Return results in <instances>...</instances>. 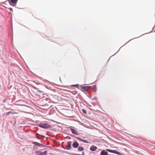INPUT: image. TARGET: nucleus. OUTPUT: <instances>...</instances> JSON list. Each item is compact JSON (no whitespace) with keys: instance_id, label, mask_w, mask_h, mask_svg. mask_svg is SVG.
<instances>
[{"instance_id":"1","label":"nucleus","mask_w":155,"mask_h":155,"mask_svg":"<svg viewBox=\"0 0 155 155\" xmlns=\"http://www.w3.org/2000/svg\"><path fill=\"white\" fill-rule=\"evenodd\" d=\"M38 126L44 129H47L50 127V125L47 123L40 124L38 125Z\"/></svg>"},{"instance_id":"2","label":"nucleus","mask_w":155,"mask_h":155,"mask_svg":"<svg viewBox=\"0 0 155 155\" xmlns=\"http://www.w3.org/2000/svg\"><path fill=\"white\" fill-rule=\"evenodd\" d=\"M18 0H8L9 4L13 6H14L17 2Z\"/></svg>"},{"instance_id":"3","label":"nucleus","mask_w":155,"mask_h":155,"mask_svg":"<svg viewBox=\"0 0 155 155\" xmlns=\"http://www.w3.org/2000/svg\"><path fill=\"white\" fill-rule=\"evenodd\" d=\"M106 150L109 152L115 153L118 155L120 154V153L118 152H117L115 150H112L109 149H107Z\"/></svg>"},{"instance_id":"4","label":"nucleus","mask_w":155,"mask_h":155,"mask_svg":"<svg viewBox=\"0 0 155 155\" xmlns=\"http://www.w3.org/2000/svg\"><path fill=\"white\" fill-rule=\"evenodd\" d=\"M71 141H69L67 142L66 147L67 150H69L71 149Z\"/></svg>"},{"instance_id":"5","label":"nucleus","mask_w":155,"mask_h":155,"mask_svg":"<svg viewBox=\"0 0 155 155\" xmlns=\"http://www.w3.org/2000/svg\"><path fill=\"white\" fill-rule=\"evenodd\" d=\"M89 88L88 86H83L81 87V90L83 91H86L88 90Z\"/></svg>"},{"instance_id":"6","label":"nucleus","mask_w":155,"mask_h":155,"mask_svg":"<svg viewBox=\"0 0 155 155\" xmlns=\"http://www.w3.org/2000/svg\"><path fill=\"white\" fill-rule=\"evenodd\" d=\"M36 153H39V155H47V151H45L43 152H41L40 151H37Z\"/></svg>"},{"instance_id":"7","label":"nucleus","mask_w":155,"mask_h":155,"mask_svg":"<svg viewBox=\"0 0 155 155\" xmlns=\"http://www.w3.org/2000/svg\"><path fill=\"white\" fill-rule=\"evenodd\" d=\"M72 146L74 148H77L79 146V143L78 142L75 141L73 143Z\"/></svg>"},{"instance_id":"8","label":"nucleus","mask_w":155,"mask_h":155,"mask_svg":"<svg viewBox=\"0 0 155 155\" xmlns=\"http://www.w3.org/2000/svg\"><path fill=\"white\" fill-rule=\"evenodd\" d=\"M97 149V147L94 145L92 146L90 148V150L92 151H94Z\"/></svg>"},{"instance_id":"9","label":"nucleus","mask_w":155,"mask_h":155,"mask_svg":"<svg viewBox=\"0 0 155 155\" xmlns=\"http://www.w3.org/2000/svg\"><path fill=\"white\" fill-rule=\"evenodd\" d=\"M100 154L101 155H108V153L107 152L103 150L101 151Z\"/></svg>"},{"instance_id":"10","label":"nucleus","mask_w":155,"mask_h":155,"mask_svg":"<svg viewBox=\"0 0 155 155\" xmlns=\"http://www.w3.org/2000/svg\"><path fill=\"white\" fill-rule=\"evenodd\" d=\"M70 130L72 134L77 135V132L75 130L72 128H70Z\"/></svg>"},{"instance_id":"11","label":"nucleus","mask_w":155,"mask_h":155,"mask_svg":"<svg viewBox=\"0 0 155 155\" xmlns=\"http://www.w3.org/2000/svg\"><path fill=\"white\" fill-rule=\"evenodd\" d=\"M76 138L78 139V140L82 141H83L84 143H88V142L86 140H83V139H81V138H80L79 137H76Z\"/></svg>"},{"instance_id":"12","label":"nucleus","mask_w":155,"mask_h":155,"mask_svg":"<svg viewBox=\"0 0 155 155\" xmlns=\"http://www.w3.org/2000/svg\"><path fill=\"white\" fill-rule=\"evenodd\" d=\"M84 150V148L81 146L79 147L78 148V150L80 151H82Z\"/></svg>"},{"instance_id":"13","label":"nucleus","mask_w":155,"mask_h":155,"mask_svg":"<svg viewBox=\"0 0 155 155\" xmlns=\"http://www.w3.org/2000/svg\"><path fill=\"white\" fill-rule=\"evenodd\" d=\"M16 114V113H15V112L13 113V112H12V111H9V112H8L6 113V114L7 115H8L9 114Z\"/></svg>"},{"instance_id":"14","label":"nucleus","mask_w":155,"mask_h":155,"mask_svg":"<svg viewBox=\"0 0 155 155\" xmlns=\"http://www.w3.org/2000/svg\"><path fill=\"white\" fill-rule=\"evenodd\" d=\"M82 111L84 114H86L87 113L86 110L84 109H83Z\"/></svg>"},{"instance_id":"15","label":"nucleus","mask_w":155,"mask_h":155,"mask_svg":"<svg viewBox=\"0 0 155 155\" xmlns=\"http://www.w3.org/2000/svg\"><path fill=\"white\" fill-rule=\"evenodd\" d=\"M35 144L36 145H37L38 146H39V144H40L39 143H37V142H35Z\"/></svg>"},{"instance_id":"16","label":"nucleus","mask_w":155,"mask_h":155,"mask_svg":"<svg viewBox=\"0 0 155 155\" xmlns=\"http://www.w3.org/2000/svg\"><path fill=\"white\" fill-rule=\"evenodd\" d=\"M73 86H75L76 87H77L78 86V84H76V85H72Z\"/></svg>"},{"instance_id":"17","label":"nucleus","mask_w":155,"mask_h":155,"mask_svg":"<svg viewBox=\"0 0 155 155\" xmlns=\"http://www.w3.org/2000/svg\"><path fill=\"white\" fill-rule=\"evenodd\" d=\"M82 154L83 155H84V152H82Z\"/></svg>"},{"instance_id":"18","label":"nucleus","mask_w":155,"mask_h":155,"mask_svg":"<svg viewBox=\"0 0 155 155\" xmlns=\"http://www.w3.org/2000/svg\"><path fill=\"white\" fill-rule=\"evenodd\" d=\"M10 10L11 11H12V9L11 8H10Z\"/></svg>"}]
</instances>
